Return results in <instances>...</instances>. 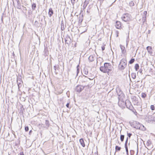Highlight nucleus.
I'll return each mask as SVG.
<instances>
[{"label":"nucleus","instance_id":"30","mask_svg":"<svg viewBox=\"0 0 155 155\" xmlns=\"http://www.w3.org/2000/svg\"><path fill=\"white\" fill-rule=\"evenodd\" d=\"M83 17L82 16H79V22H81L83 21Z\"/></svg>","mask_w":155,"mask_h":155},{"label":"nucleus","instance_id":"53","mask_svg":"<svg viewBox=\"0 0 155 155\" xmlns=\"http://www.w3.org/2000/svg\"><path fill=\"white\" fill-rule=\"evenodd\" d=\"M87 12L88 13V12H89L88 11H87Z\"/></svg>","mask_w":155,"mask_h":155},{"label":"nucleus","instance_id":"6","mask_svg":"<svg viewBox=\"0 0 155 155\" xmlns=\"http://www.w3.org/2000/svg\"><path fill=\"white\" fill-rule=\"evenodd\" d=\"M131 99L132 100L133 103L134 105H137L138 103V100L136 97L134 96H132L131 97Z\"/></svg>","mask_w":155,"mask_h":155},{"label":"nucleus","instance_id":"51","mask_svg":"<svg viewBox=\"0 0 155 155\" xmlns=\"http://www.w3.org/2000/svg\"><path fill=\"white\" fill-rule=\"evenodd\" d=\"M145 12L147 13V12H146V11L144 12V13H145Z\"/></svg>","mask_w":155,"mask_h":155},{"label":"nucleus","instance_id":"50","mask_svg":"<svg viewBox=\"0 0 155 155\" xmlns=\"http://www.w3.org/2000/svg\"><path fill=\"white\" fill-rule=\"evenodd\" d=\"M43 153H44V154L45 155H46L47 154L45 153V152L43 150Z\"/></svg>","mask_w":155,"mask_h":155},{"label":"nucleus","instance_id":"20","mask_svg":"<svg viewBox=\"0 0 155 155\" xmlns=\"http://www.w3.org/2000/svg\"><path fill=\"white\" fill-rule=\"evenodd\" d=\"M65 29V27L64 25L63 22L62 21L61 24V30L63 31Z\"/></svg>","mask_w":155,"mask_h":155},{"label":"nucleus","instance_id":"32","mask_svg":"<svg viewBox=\"0 0 155 155\" xmlns=\"http://www.w3.org/2000/svg\"><path fill=\"white\" fill-rule=\"evenodd\" d=\"M84 73L85 74H87L88 73V71L87 69H85L84 71Z\"/></svg>","mask_w":155,"mask_h":155},{"label":"nucleus","instance_id":"54","mask_svg":"<svg viewBox=\"0 0 155 155\" xmlns=\"http://www.w3.org/2000/svg\"><path fill=\"white\" fill-rule=\"evenodd\" d=\"M21 85H19V87H20V86H21Z\"/></svg>","mask_w":155,"mask_h":155},{"label":"nucleus","instance_id":"19","mask_svg":"<svg viewBox=\"0 0 155 155\" xmlns=\"http://www.w3.org/2000/svg\"><path fill=\"white\" fill-rule=\"evenodd\" d=\"M117 92L118 95L119 96H120V95L122 94V92L119 89H118V90H117Z\"/></svg>","mask_w":155,"mask_h":155},{"label":"nucleus","instance_id":"34","mask_svg":"<svg viewBox=\"0 0 155 155\" xmlns=\"http://www.w3.org/2000/svg\"><path fill=\"white\" fill-rule=\"evenodd\" d=\"M128 140V137H127V138L126 141L125 142V147L127 146V142Z\"/></svg>","mask_w":155,"mask_h":155},{"label":"nucleus","instance_id":"8","mask_svg":"<svg viewBox=\"0 0 155 155\" xmlns=\"http://www.w3.org/2000/svg\"><path fill=\"white\" fill-rule=\"evenodd\" d=\"M65 43L67 44H69L71 42V39L69 36L66 37L65 38Z\"/></svg>","mask_w":155,"mask_h":155},{"label":"nucleus","instance_id":"47","mask_svg":"<svg viewBox=\"0 0 155 155\" xmlns=\"http://www.w3.org/2000/svg\"><path fill=\"white\" fill-rule=\"evenodd\" d=\"M139 72L140 73H141L142 72V70H141L140 69L139 71Z\"/></svg>","mask_w":155,"mask_h":155},{"label":"nucleus","instance_id":"16","mask_svg":"<svg viewBox=\"0 0 155 155\" xmlns=\"http://www.w3.org/2000/svg\"><path fill=\"white\" fill-rule=\"evenodd\" d=\"M53 14V11L51 8H50L49 10L48 15L50 17L52 16Z\"/></svg>","mask_w":155,"mask_h":155},{"label":"nucleus","instance_id":"7","mask_svg":"<svg viewBox=\"0 0 155 155\" xmlns=\"http://www.w3.org/2000/svg\"><path fill=\"white\" fill-rule=\"evenodd\" d=\"M125 104L127 108H128L130 109H131L132 108L133 106L131 104V103L129 101H127L126 102Z\"/></svg>","mask_w":155,"mask_h":155},{"label":"nucleus","instance_id":"9","mask_svg":"<svg viewBox=\"0 0 155 155\" xmlns=\"http://www.w3.org/2000/svg\"><path fill=\"white\" fill-rule=\"evenodd\" d=\"M95 58V55H91L88 58V60L90 62H92L94 60Z\"/></svg>","mask_w":155,"mask_h":155},{"label":"nucleus","instance_id":"22","mask_svg":"<svg viewBox=\"0 0 155 155\" xmlns=\"http://www.w3.org/2000/svg\"><path fill=\"white\" fill-rule=\"evenodd\" d=\"M131 77L134 79L136 78V74L135 73H133L131 74Z\"/></svg>","mask_w":155,"mask_h":155},{"label":"nucleus","instance_id":"15","mask_svg":"<svg viewBox=\"0 0 155 155\" xmlns=\"http://www.w3.org/2000/svg\"><path fill=\"white\" fill-rule=\"evenodd\" d=\"M147 50L148 52L150 54H152L153 52L152 51V47L150 46H148L147 47Z\"/></svg>","mask_w":155,"mask_h":155},{"label":"nucleus","instance_id":"2","mask_svg":"<svg viewBox=\"0 0 155 155\" xmlns=\"http://www.w3.org/2000/svg\"><path fill=\"white\" fill-rule=\"evenodd\" d=\"M127 60L126 59H122L119 64L118 66L119 69L120 70H123L127 66Z\"/></svg>","mask_w":155,"mask_h":155},{"label":"nucleus","instance_id":"42","mask_svg":"<svg viewBox=\"0 0 155 155\" xmlns=\"http://www.w3.org/2000/svg\"><path fill=\"white\" fill-rule=\"evenodd\" d=\"M22 7L23 8V11H24L25 10L26 11L27 9L25 7H24L23 6H22Z\"/></svg>","mask_w":155,"mask_h":155},{"label":"nucleus","instance_id":"3","mask_svg":"<svg viewBox=\"0 0 155 155\" xmlns=\"http://www.w3.org/2000/svg\"><path fill=\"white\" fill-rule=\"evenodd\" d=\"M94 77L93 76H91V78H87L86 77H84L83 79V80L82 81V83L83 82H87V81L88 82L89 81L91 80L92 81L91 83V84H89L90 85H91V84H94V82H95V80H93V79H94Z\"/></svg>","mask_w":155,"mask_h":155},{"label":"nucleus","instance_id":"13","mask_svg":"<svg viewBox=\"0 0 155 155\" xmlns=\"http://www.w3.org/2000/svg\"><path fill=\"white\" fill-rule=\"evenodd\" d=\"M138 124L139 126H138L137 127V129H141L143 130L145 129V128L142 124H140L139 123H138Z\"/></svg>","mask_w":155,"mask_h":155},{"label":"nucleus","instance_id":"40","mask_svg":"<svg viewBox=\"0 0 155 155\" xmlns=\"http://www.w3.org/2000/svg\"><path fill=\"white\" fill-rule=\"evenodd\" d=\"M29 128L28 127V126L25 127V131L27 132L28 131V130Z\"/></svg>","mask_w":155,"mask_h":155},{"label":"nucleus","instance_id":"37","mask_svg":"<svg viewBox=\"0 0 155 155\" xmlns=\"http://www.w3.org/2000/svg\"><path fill=\"white\" fill-rule=\"evenodd\" d=\"M66 106L67 107L69 108H70L71 107V106H70V103H68L66 105Z\"/></svg>","mask_w":155,"mask_h":155},{"label":"nucleus","instance_id":"39","mask_svg":"<svg viewBox=\"0 0 155 155\" xmlns=\"http://www.w3.org/2000/svg\"><path fill=\"white\" fill-rule=\"evenodd\" d=\"M150 109L152 110H154V106L153 105H151L150 106Z\"/></svg>","mask_w":155,"mask_h":155},{"label":"nucleus","instance_id":"27","mask_svg":"<svg viewBox=\"0 0 155 155\" xmlns=\"http://www.w3.org/2000/svg\"><path fill=\"white\" fill-rule=\"evenodd\" d=\"M135 59L134 58H132L129 61V63L130 64H132L134 61Z\"/></svg>","mask_w":155,"mask_h":155},{"label":"nucleus","instance_id":"36","mask_svg":"<svg viewBox=\"0 0 155 155\" xmlns=\"http://www.w3.org/2000/svg\"><path fill=\"white\" fill-rule=\"evenodd\" d=\"M77 74L79 73L80 69H79V65H78L77 67Z\"/></svg>","mask_w":155,"mask_h":155},{"label":"nucleus","instance_id":"17","mask_svg":"<svg viewBox=\"0 0 155 155\" xmlns=\"http://www.w3.org/2000/svg\"><path fill=\"white\" fill-rule=\"evenodd\" d=\"M89 3L88 1H85L83 5V9H85Z\"/></svg>","mask_w":155,"mask_h":155},{"label":"nucleus","instance_id":"10","mask_svg":"<svg viewBox=\"0 0 155 155\" xmlns=\"http://www.w3.org/2000/svg\"><path fill=\"white\" fill-rule=\"evenodd\" d=\"M149 120L148 121L150 122L152 121V122H155V117H152V116H150L148 117Z\"/></svg>","mask_w":155,"mask_h":155},{"label":"nucleus","instance_id":"52","mask_svg":"<svg viewBox=\"0 0 155 155\" xmlns=\"http://www.w3.org/2000/svg\"><path fill=\"white\" fill-rule=\"evenodd\" d=\"M127 45H128V42H127Z\"/></svg>","mask_w":155,"mask_h":155},{"label":"nucleus","instance_id":"31","mask_svg":"<svg viewBox=\"0 0 155 155\" xmlns=\"http://www.w3.org/2000/svg\"><path fill=\"white\" fill-rule=\"evenodd\" d=\"M17 8L21 9V5L20 2L17 3Z\"/></svg>","mask_w":155,"mask_h":155},{"label":"nucleus","instance_id":"46","mask_svg":"<svg viewBox=\"0 0 155 155\" xmlns=\"http://www.w3.org/2000/svg\"><path fill=\"white\" fill-rule=\"evenodd\" d=\"M20 155H24V153L23 152L22 153H20Z\"/></svg>","mask_w":155,"mask_h":155},{"label":"nucleus","instance_id":"23","mask_svg":"<svg viewBox=\"0 0 155 155\" xmlns=\"http://www.w3.org/2000/svg\"><path fill=\"white\" fill-rule=\"evenodd\" d=\"M135 68L136 70V71H137L139 68V64H135Z\"/></svg>","mask_w":155,"mask_h":155},{"label":"nucleus","instance_id":"38","mask_svg":"<svg viewBox=\"0 0 155 155\" xmlns=\"http://www.w3.org/2000/svg\"><path fill=\"white\" fill-rule=\"evenodd\" d=\"M146 94H145V93H142V97H143V98H145L146 97Z\"/></svg>","mask_w":155,"mask_h":155},{"label":"nucleus","instance_id":"1","mask_svg":"<svg viewBox=\"0 0 155 155\" xmlns=\"http://www.w3.org/2000/svg\"><path fill=\"white\" fill-rule=\"evenodd\" d=\"M112 67L109 63H104V66H101L100 68V70L103 73H107V74L110 75L109 71L112 70Z\"/></svg>","mask_w":155,"mask_h":155},{"label":"nucleus","instance_id":"5","mask_svg":"<svg viewBox=\"0 0 155 155\" xmlns=\"http://www.w3.org/2000/svg\"><path fill=\"white\" fill-rule=\"evenodd\" d=\"M84 87L82 85H78L76 86L75 88L76 91L80 92L84 89Z\"/></svg>","mask_w":155,"mask_h":155},{"label":"nucleus","instance_id":"24","mask_svg":"<svg viewBox=\"0 0 155 155\" xmlns=\"http://www.w3.org/2000/svg\"><path fill=\"white\" fill-rule=\"evenodd\" d=\"M36 8V5L35 3H33L32 5V8L33 10H35Z\"/></svg>","mask_w":155,"mask_h":155},{"label":"nucleus","instance_id":"44","mask_svg":"<svg viewBox=\"0 0 155 155\" xmlns=\"http://www.w3.org/2000/svg\"><path fill=\"white\" fill-rule=\"evenodd\" d=\"M15 1L18 3L20 2L19 0H15Z\"/></svg>","mask_w":155,"mask_h":155},{"label":"nucleus","instance_id":"28","mask_svg":"<svg viewBox=\"0 0 155 155\" xmlns=\"http://www.w3.org/2000/svg\"><path fill=\"white\" fill-rule=\"evenodd\" d=\"M45 124L47 127H48L49 126V122L48 120H45Z\"/></svg>","mask_w":155,"mask_h":155},{"label":"nucleus","instance_id":"26","mask_svg":"<svg viewBox=\"0 0 155 155\" xmlns=\"http://www.w3.org/2000/svg\"><path fill=\"white\" fill-rule=\"evenodd\" d=\"M124 136L123 135H121L120 136V139L121 141L123 142L124 141Z\"/></svg>","mask_w":155,"mask_h":155},{"label":"nucleus","instance_id":"25","mask_svg":"<svg viewBox=\"0 0 155 155\" xmlns=\"http://www.w3.org/2000/svg\"><path fill=\"white\" fill-rule=\"evenodd\" d=\"M129 5L130 7L133 6L134 5V3L132 1H131L129 2Z\"/></svg>","mask_w":155,"mask_h":155},{"label":"nucleus","instance_id":"21","mask_svg":"<svg viewBox=\"0 0 155 155\" xmlns=\"http://www.w3.org/2000/svg\"><path fill=\"white\" fill-rule=\"evenodd\" d=\"M121 148L120 147H119L117 146H116L115 147V150L116 151H120V150Z\"/></svg>","mask_w":155,"mask_h":155},{"label":"nucleus","instance_id":"41","mask_svg":"<svg viewBox=\"0 0 155 155\" xmlns=\"http://www.w3.org/2000/svg\"><path fill=\"white\" fill-rule=\"evenodd\" d=\"M127 136H128V137L129 138H130V137L132 135V134H131L128 133H127Z\"/></svg>","mask_w":155,"mask_h":155},{"label":"nucleus","instance_id":"18","mask_svg":"<svg viewBox=\"0 0 155 155\" xmlns=\"http://www.w3.org/2000/svg\"><path fill=\"white\" fill-rule=\"evenodd\" d=\"M79 141H80V142L81 145H82V146L83 147H84L85 145L83 139H81Z\"/></svg>","mask_w":155,"mask_h":155},{"label":"nucleus","instance_id":"35","mask_svg":"<svg viewBox=\"0 0 155 155\" xmlns=\"http://www.w3.org/2000/svg\"><path fill=\"white\" fill-rule=\"evenodd\" d=\"M78 0H71V3L73 5H74L75 2H77Z\"/></svg>","mask_w":155,"mask_h":155},{"label":"nucleus","instance_id":"4","mask_svg":"<svg viewBox=\"0 0 155 155\" xmlns=\"http://www.w3.org/2000/svg\"><path fill=\"white\" fill-rule=\"evenodd\" d=\"M122 20L125 22L131 20L130 16L128 14H125L122 17Z\"/></svg>","mask_w":155,"mask_h":155},{"label":"nucleus","instance_id":"45","mask_svg":"<svg viewBox=\"0 0 155 155\" xmlns=\"http://www.w3.org/2000/svg\"><path fill=\"white\" fill-rule=\"evenodd\" d=\"M18 88H19V85H21V84H20V83H18Z\"/></svg>","mask_w":155,"mask_h":155},{"label":"nucleus","instance_id":"12","mask_svg":"<svg viewBox=\"0 0 155 155\" xmlns=\"http://www.w3.org/2000/svg\"><path fill=\"white\" fill-rule=\"evenodd\" d=\"M120 47L122 53L123 54L125 53L126 52V50L125 47L121 45H120Z\"/></svg>","mask_w":155,"mask_h":155},{"label":"nucleus","instance_id":"49","mask_svg":"<svg viewBox=\"0 0 155 155\" xmlns=\"http://www.w3.org/2000/svg\"><path fill=\"white\" fill-rule=\"evenodd\" d=\"M38 23V21H36L35 22V24L36 23Z\"/></svg>","mask_w":155,"mask_h":155},{"label":"nucleus","instance_id":"43","mask_svg":"<svg viewBox=\"0 0 155 155\" xmlns=\"http://www.w3.org/2000/svg\"><path fill=\"white\" fill-rule=\"evenodd\" d=\"M102 49V51H104L105 49V47L104 46H103L101 47Z\"/></svg>","mask_w":155,"mask_h":155},{"label":"nucleus","instance_id":"48","mask_svg":"<svg viewBox=\"0 0 155 155\" xmlns=\"http://www.w3.org/2000/svg\"><path fill=\"white\" fill-rule=\"evenodd\" d=\"M32 131L31 130H30V131H29V134H31V133L32 132Z\"/></svg>","mask_w":155,"mask_h":155},{"label":"nucleus","instance_id":"11","mask_svg":"<svg viewBox=\"0 0 155 155\" xmlns=\"http://www.w3.org/2000/svg\"><path fill=\"white\" fill-rule=\"evenodd\" d=\"M115 26L117 29H119L121 27V23L120 21H117L116 23Z\"/></svg>","mask_w":155,"mask_h":155},{"label":"nucleus","instance_id":"29","mask_svg":"<svg viewBox=\"0 0 155 155\" xmlns=\"http://www.w3.org/2000/svg\"><path fill=\"white\" fill-rule=\"evenodd\" d=\"M151 143V141L150 140H148L147 142V143H146L147 145V146H149Z\"/></svg>","mask_w":155,"mask_h":155},{"label":"nucleus","instance_id":"33","mask_svg":"<svg viewBox=\"0 0 155 155\" xmlns=\"http://www.w3.org/2000/svg\"><path fill=\"white\" fill-rule=\"evenodd\" d=\"M125 147V149H126V153H127V155H129V154H128V149L127 146Z\"/></svg>","mask_w":155,"mask_h":155},{"label":"nucleus","instance_id":"14","mask_svg":"<svg viewBox=\"0 0 155 155\" xmlns=\"http://www.w3.org/2000/svg\"><path fill=\"white\" fill-rule=\"evenodd\" d=\"M59 67L58 65H55L54 67V72L56 74L57 73V71L58 70Z\"/></svg>","mask_w":155,"mask_h":155},{"label":"nucleus","instance_id":"55","mask_svg":"<svg viewBox=\"0 0 155 155\" xmlns=\"http://www.w3.org/2000/svg\"><path fill=\"white\" fill-rule=\"evenodd\" d=\"M129 145H130V143H128V145H129Z\"/></svg>","mask_w":155,"mask_h":155}]
</instances>
